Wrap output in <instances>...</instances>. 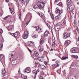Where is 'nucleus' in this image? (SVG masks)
Segmentation results:
<instances>
[{
	"instance_id": "7",
	"label": "nucleus",
	"mask_w": 79,
	"mask_h": 79,
	"mask_svg": "<svg viewBox=\"0 0 79 79\" xmlns=\"http://www.w3.org/2000/svg\"><path fill=\"white\" fill-rule=\"evenodd\" d=\"M23 73H29L31 72V69L30 68H27L23 70Z\"/></svg>"
},
{
	"instance_id": "2",
	"label": "nucleus",
	"mask_w": 79,
	"mask_h": 79,
	"mask_svg": "<svg viewBox=\"0 0 79 79\" xmlns=\"http://www.w3.org/2000/svg\"><path fill=\"white\" fill-rule=\"evenodd\" d=\"M56 13H58L59 15L55 17L56 19H60V18L61 17V13H63V10H60L59 9V8L57 7L56 9Z\"/></svg>"
},
{
	"instance_id": "28",
	"label": "nucleus",
	"mask_w": 79,
	"mask_h": 79,
	"mask_svg": "<svg viewBox=\"0 0 79 79\" xmlns=\"http://www.w3.org/2000/svg\"><path fill=\"white\" fill-rule=\"evenodd\" d=\"M77 65H78V64L76 63H75L74 64H73V66H74V67H76V66H77Z\"/></svg>"
},
{
	"instance_id": "52",
	"label": "nucleus",
	"mask_w": 79,
	"mask_h": 79,
	"mask_svg": "<svg viewBox=\"0 0 79 79\" xmlns=\"http://www.w3.org/2000/svg\"><path fill=\"white\" fill-rule=\"evenodd\" d=\"M41 74L42 75H44V72H42L41 73Z\"/></svg>"
},
{
	"instance_id": "59",
	"label": "nucleus",
	"mask_w": 79,
	"mask_h": 79,
	"mask_svg": "<svg viewBox=\"0 0 79 79\" xmlns=\"http://www.w3.org/2000/svg\"><path fill=\"white\" fill-rule=\"evenodd\" d=\"M18 72H19V73H21V71H19Z\"/></svg>"
},
{
	"instance_id": "51",
	"label": "nucleus",
	"mask_w": 79,
	"mask_h": 79,
	"mask_svg": "<svg viewBox=\"0 0 79 79\" xmlns=\"http://www.w3.org/2000/svg\"><path fill=\"white\" fill-rule=\"evenodd\" d=\"M28 50H29V52H30L31 53V52H32V51L29 48H28Z\"/></svg>"
},
{
	"instance_id": "43",
	"label": "nucleus",
	"mask_w": 79,
	"mask_h": 79,
	"mask_svg": "<svg viewBox=\"0 0 79 79\" xmlns=\"http://www.w3.org/2000/svg\"><path fill=\"white\" fill-rule=\"evenodd\" d=\"M73 10H74V9H73V8H70V10L72 12H73Z\"/></svg>"
},
{
	"instance_id": "23",
	"label": "nucleus",
	"mask_w": 79,
	"mask_h": 79,
	"mask_svg": "<svg viewBox=\"0 0 79 79\" xmlns=\"http://www.w3.org/2000/svg\"><path fill=\"white\" fill-rule=\"evenodd\" d=\"M24 35H29V32L27 31H25L24 33Z\"/></svg>"
},
{
	"instance_id": "56",
	"label": "nucleus",
	"mask_w": 79,
	"mask_h": 79,
	"mask_svg": "<svg viewBox=\"0 0 79 79\" xmlns=\"http://www.w3.org/2000/svg\"><path fill=\"white\" fill-rule=\"evenodd\" d=\"M21 14L20 13V14H19V18H21Z\"/></svg>"
},
{
	"instance_id": "58",
	"label": "nucleus",
	"mask_w": 79,
	"mask_h": 79,
	"mask_svg": "<svg viewBox=\"0 0 79 79\" xmlns=\"http://www.w3.org/2000/svg\"><path fill=\"white\" fill-rule=\"evenodd\" d=\"M75 22H76V21H74V24H76V23H75Z\"/></svg>"
},
{
	"instance_id": "12",
	"label": "nucleus",
	"mask_w": 79,
	"mask_h": 79,
	"mask_svg": "<svg viewBox=\"0 0 79 79\" xmlns=\"http://www.w3.org/2000/svg\"><path fill=\"white\" fill-rule=\"evenodd\" d=\"M12 64L13 65H16L17 64V61L16 60L14 59L12 62Z\"/></svg>"
},
{
	"instance_id": "54",
	"label": "nucleus",
	"mask_w": 79,
	"mask_h": 79,
	"mask_svg": "<svg viewBox=\"0 0 79 79\" xmlns=\"http://www.w3.org/2000/svg\"><path fill=\"white\" fill-rule=\"evenodd\" d=\"M6 2L8 3V2H9V0H6Z\"/></svg>"
},
{
	"instance_id": "29",
	"label": "nucleus",
	"mask_w": 79,
	"mask_h": 79,
	"mask_svg": "<svg viewBox=\"0 0 79 79\" xmlns=\"http://www.w3.org/2000/svg\"><path fill=\"white\" fill-rule=\"evenodd\" d=\"M58 66H59V64H56L54 65V67H56V68L58 67Z\"/></svg>"
},
{
	"instance_id": "18",
	"label": "nucleus",
	"mask_w": 79,
	"mask_h": 79,
	"mask_svg": "<svg viewBox=\"0 0 79 79\" xmlns=\"http://www.w3.org/2000/svg\"><path fill=\"white\" fill-rule=\"evenodd\" d=\"M0 57L2 59V60H3L5 59V56H3V55L1 54L0 56Z\"/></svg>"
},
{
	"instance_id": "8",
	"label": "nucleus",
	"mask_w": 79,
	"mask_h": 79,
	"mask_svg": "<svg viewBox=\"0 0 79 79\" xmlns=\"http://www.w3.org/2000/svg\"><path fill=\"white\" fill-rule=\"evenodd\" d=\"M39 50L40 52H42L44 50V48L42 46H39Z\"/></svg>"
},
{
	"instance_id": "4",
	"label": "nucleus",
	"mask_w": 79,
	"mask_h": 79,
	"mask_svg": "<svg viewBox=\"0 0 79 79\" xmlns=\"http://www.w3.org/2000/svg\"><path fill=\"white\" fill-rule=\"evenodd\" d=\"M71 0H67V11H69L70 10V7H71Z\"/></svg>"
},
{
	"instance_id": "16",
	"label": "nucleus",
	"mask_w": 79,
	"mask_h": 79,
	"mask_svg": "<svg viewBox=\"0 0 79 79\" xmlns=\"http://www.w3.org/2000/svg\"><path fill=\"white\" fill-rule=\"evenodd\" d=\"M11 35L13 36H14V37H17V36H18V33H13L12 34H11Z\"/></svg>"
},
{
	"instance_id": "61",
	"label": "nucleus",
	"mask_w": 79,
	"mask_h": 79,
	"mask_svg": "<svg viewBox=\"0 0 79 79\" xmlns=\"http://www.w3.org/2000/svg\"><path fill=\"white\" fill-rule=\"evenodd\" d=\"M69 79H73V78H69Z\"/></svg>"
},
{
	"instance_id": "55",
	"label": "nucleus",
	"mask_w": 79,
	"mask_h": 79,
	"mask_svg": "<svg viewBox=\"0 0 79 79\" xmlns=\"http://www.w3.org/2000/svg\"><path fill=\"white\" fill-rule=\"evenodd\" d=\"M44 63L45 64V65H47V62H46V61L44 62Z\"/></svg>"
},
{
	"instance_id": "1",
	"label": "nucleus",
	"mask_w": 79,
	"mask_h": 79,
	"mask_svg": "<svg viewBox=\"0 0 79 79\" xmlns=\"http://www.w3.org/2000/svg\"><path fill=\"white\" fill-rule=\"evenodd\" d=\"M45 4L42 1H40L37 2L36 5H35L34 7V9L39 8L40 10H42L43 7H44Z\"/></svg>"
},
{
	"instance_id": "40",
	"label": "nucleus",
	"mask_w": 79,
	"mask_h": 79,
	"mask_svg": "<svg viewBox=\"0 0 79 79\" xmlns=\"http://www.w3.org/2000/svg\"><path fill=\"white\" fill-rule=\"evenodd\" d=\"M44 55H46V54H47V51H45L44 52Z\"/></svg>"
},
{
	"instance_id": "38",
	"label": "nucleus",
	"mask_w": 79,
	"mask_h": 79,
	"mask_svg": "<svg viewBox=\"0 0 79 79\" xmlns=\"http://www.w3.org/2000/svg\"><path fill=\"white\" fill-rule=\"evenodd\" d=\"M32 73H33V74H35L36 73V70H33L32 71Z\"/></svg>"
},
{
	"instance_id": "45",
	"label": "nucleus",
	"mask_w": 79,
	"mask_h": 79,
	"mask_svg": "<svg viewBox=\"0 0 79 79\" xmlns=\"http://www.w3.org/2000/svg\"><path fill=\"white\" fill-rule=\"evenodd\" d=\"M39 15L40 16L42 17L44 16V15L43 14H40V13H39Z\"/></svg>"
},
{
	"instance_id": "37",
	"label": "nucleus",
	"mask_w": 79,
	"mask_h": 79,
	"mask_svg": "<svg viewBox=\"0 0 79 79\" xmlns=\"http://www.w3.org/2000/svg\"><path fill=\"white\" fill-rule=\"evenodd\" d=\"M3 48V44H0V50H2Z\"/></svg>"
},
{
	"instance_id": "50",
	"label": "nucleus",
	"mask_w": 79,
	"mask_h": 79,
	"mask_svg": "<svg viewBox=\"0 0 79 79\" xmlns=\"http://www.w3.org/2000/svg\"><path fill=\"white\" fill-rule=\"evenodd\" d=\"M76 27V30H77V31H78L79 30L78 29V27Z\"/></svg>"
},
{
	"instance_id": "49",
	"label": "nucleus",
	"mask_w": 79,
	"mask_h": 79,
	"mask_svg": "<svg viewBox=\"0 0 79 79\" xmlns=\"http://www.w3.org/2000/svg\"><path fill=\"white\" fill-rule=\"evenodd\" d=\"M59 0H56L54 2V3H56Z\"/></svg>"
},
{
	"instance_id": "36",
	"label": "nucleus",
	"mask_w": 79,
	"mask_h": 79,
	"mask_svg": "<svg viewBox=\"0 0 79 79\" xmlns=\"http://www.w3.org/2000/svg\"><path fill=\"white\" fill-rule=\"evenodd\" d=\"M21 77H22L24 78V79H26L27 77V76H25V77H23V75H21Z\"/></svg>"
},
{
	"instance_id": "64",
	"label": "nucleus",
	"mask_w": 79,
	"mask_h": 79,
	"mask_svg": "<svg viewBox=\"0 0 79 79\" xmlns=\"http://www.w3.org/2000/svg\"><path fill=\"white\" fill-rule=\"evenodd\" d=\"M53 32L52 31V33Z\"/></svg>"
},
{
	"instance_id": "32",
	"label": "nucleus",
	"mask_w": 79,
	"mask_h": 79,
	"mask_svg": "<svg viewBox=\"0 0 79 79\" xmlns=\"http://www.w3.org/2000/svg\"><path fill=\"white\" fill-rule=\"evenodd\" d=\"M2 33H3V30L2 29H0V35L2 34Z\"/></svg>"
},
{
	"instance_id": "24",
	"label": "nucleus",
	"mask_w": 79,
	"mask_h": 79,
	"mask_svg": "<svg viewBox=\"0 0 79 79\" xmlns=\"http://www.w3.org/2000/svg\"><path fill=\"white\" fill-rule=\"evenodd\" d=\"M28 37V35H26L24 34L23 36V37L24 39H27V38Z\"/></svg>"
},
{
	"instance_id": "17",
	"label": "nucleus",
	"mask_w": 79,
	"mask_h": 79,
	"mask_svg": "<svg viewBox=\"0 0 79 79\" xmlns=\"http://www.w3.org/2000/svg\"><path fill=\"white\" fill-rule=\"evenodd\" d=\"M10 11H11V13L12 15L14 14L15 13V10H14V9H10Z\"/></svg>"
},
{
	"instance_id": "20",
	"label": "nucleus",
	"mask_w": 79,
	"mask_h": 79,
	"mask_svg": "<svg viewBox=\"0 0 79 79\" xmlns=\"http://www.w3.org/2000/svg\"><path fill=\"white\" fill-rule=\"evenodd\" d=\"M35 32H34L31 35V36L33 39H35Z\"/></svg>"
},
{
	"instance_id": "31",
	"label": "nucleus",
	"mask_w": 79,
	"mask_h": 79,
	"mask_svg": "<svg viewBox=\"0 0 79 79\" xmlns=\"http://www.w3.org/2000/svg\"><path fill=\"white\" fill-rule=\"evenodd\" d=\"M15 52H12V53H11V56H13L14 55H15Z\"/></svg>"
},
{
	"instance_id": "60",
	"label": "nucleus",
	"mask_w": 79,
	"mask_h": 79,
	"mask_svg": "<svg viewBox=\"0 0 79 79\" xmlns=\"http://www.w3.org/2000/svg\"><path fill=\"white\" fill-rule=\"evenodd\" d=\"M19 71H20L21 69H19Z\"/></svg>"
},
{
	"instance_id": "3",
	"label": "nucleus",
	"mask_w": 79,
	"mask_h": 79,
	"mask_svg": "<svg viewBox=\"0 0 79 79\" xmlns=\"http://www.w3.org/2000/svg\"><path fill=\"white\" fill-rule=\"evenodd\" d=\"M48 34H49V32H48V31H46L44 33V35H42L41 37L42 38H41L40 41V45H42V44L44 43V40H43L42 39V38H45L46 36H47V35H48Z\"/></svg>"
},
{
	"instance_id": "21",
	"label": "nucleus",
	"mask_w": 79,
	"mask_h": 79,
	"mask_svg": "<svg viewBox=\"0 0 79 79\" xmlns=\"http://www.w3.org/2000/svg\"><path fill=\"white\" fill-rule=\"evenodd\" d=\"M40 71H39V69H38L37 70H36V72L35 73V78L36 77V75H37V73H39Z\"/></svg>"
},
{
	"instance_id": "62",
	"label": "nucleus",
	"mask_w": 79,
	"mask_h": 79,
	"mask_svg": "<svg viewBox=\"0 0 79 79\" xmlns=\"http://www.w3.org/2000/svg\"><path fill=\"white\" fill-rule=\"evenodd\" d=\"M52 60V61H55V60Z\"/></svg>"
},
{
	"instance_id": "25",
	"label": "nucleus",
	"mask_w": 79,
	"mask_h": 79,
	"mask_svg": "<svg viewBox=\"0 0 79 79\" xmlns=\"http://www.w3.org/2000/svg\"><path fill=\"white\" fill-rule=\"evenodd\" d=\"M72 56L74 58H76V59L78 58V56H77V55L75 56V55H73Z\"/></svg>"
},
{
	"instance_id": "5",
	"label": "nucleus",
	"mask_w": 79,
	"mask_h": 79,
	"mask_svg": "<svg viewBox=\"0 0 79 79\" xmlns=\"http://www.w3.org/2000/svg\"><path fill=\"white\" fill-rule=\"evenodd\" d=\"M70 44H71V41L69 40H67L65 41L64 43V46H65V47H68Z\"/></svg>"
},
{
	"instance_id": "9",
	"label": "nucleus",
	"mask_w": 79,
	"mask_h": 79,
	"mask_svg": "<svg viewBox=\"0 0 79 79\" xmlns=\"http://www.w3.org/2000/svg\"><path fill=\"white\" fill-rule=\"evenodd\" d=\"M7 29L9 31H11L13 29V27L11 26H9L7 27Z\"/></svg>"
},
{
	"instance_id": "34",
	"label": "nucleus",
	"mask_w": 79,
	"mask_h": 79,
	"mask_svg": "<svg viewBox=\"0 0 79 79\" xmlns=\"http://www.w3.org/2000/svg\"><path fill=\"white\" fill-rule=\"evenodd\" d=\"M27 15L28 16H32V14L30 13H29L27 14Z\"/></svg>"
},
{
	"instance_id": "11",
	"label": "nucleus",
	"mask_w": 79,
	"mask_h": 79,
	"mask_svg": "<svg viewBox=\"0 0 79 79\" xmlns=\"http://www.w3.org/2000/svg\"><path fill=\"white\" fill-rule=\"evenodd\" d=\"M34 27V28H35L36 31H38V30H39L41 32H42V29H41V28H40L39 29V27H38V26H35V27Z\"/></svg>"
},
{
	"instance_id": "33",
	"label": "nucleus",
	"mask_w": 79,
	"mask_h": 79,
	"mask_svg": "<svg viewBox=\"0 0 79 79\" xmlns=\"http://www.w3.org/2000/svg\"><path fill=\"white\" fill-rule=\"evenodd\" d=\"M35 55H36V56H38V55H39V53H38L37 52H35Z\"/></svg>"
},
{
	"instance_id": "35",
	"label": "nucleus",
	"mask_w": 79,
	"mask_h": 79,
	"mask_svg": "<svg viewBox=\"0 0 79 79\" xmlns=\"http://www.w3.org/2000/svg\"><path fill=\"white\" fill-rule=\"evenodd\" d=\"M39 65V63H35V67H37V65Z\"/></svg>"
},
{
	"instance_id": "48",
	"label": "nucleus",
	"mask_w": 79,
	"mask_h": 79,
	"mask_svg": "<svg viewBox=\"0 0 79 79\" xmlns=\"http://www.w3.org/2000/svg\"><path fill=\"white\" fill-rule=\"evenodd\" d=\"M31 42H28V44L29 45V46H30V45L31 44Z\"/></svg>"
},
{
	"instance_id": "42",
	"label": "nucleus",
	"mask_w": 79,
	"mask_h": 79,
	"mask_svg": "<svg viewBox=\"0 0 79 79\" xmlns=\"http://www.w3.org/2000/svg\"><path fill=\"white\" fill-rule=\"evenodd\" d=\"M57 73H58L59 74H60V70H58L57 71Z\"/></svg>"
},
{
	"instance_id": "15",
	"label": "nucleus",
	"mask_w": 79,
	"mask_h": 79,
	"mask_svg": "<svg viewBox=\"0 0 79 79\" xmlns=\"http://www.w3.org/2000/svg\"><path fill=\"white\" fill-rule=\"evenodd\" d=\"M6 71H5V69H2V76H4L5 75V73Z\"/></svg>"
},
{
	"instance_id": "47",
	"label": "nucleus",
	"mask_w": 79,
	"mask_h": 79,
	"mask_svg": "<svg viewBox=\"0 0 79 79\" xmlns=\"http://www.w3.org/2000/svg\"><path fill=\"white\" fill-rule=\"evenodd\" d=\"M39 79H44V77L41 76L39 77Z\"/></svg>"
},
{
	"instance_id": "53",
	"label": "nucleus",
	"mask_w": 79,
	"mask_h": 79,
	"mask_svg": "<svg viewBox=\"0 0 79 79\" xmlns=\"http://www.w3.org/2000/svg\"><path fill=\"white\" fill-rule=\"evenodd\" d=\"M2 39H0V44H2Z\"/></svg>"
},
{
	"instance_id": "10",
	"label": "nucleus",
	"mask_w": 79,
	"mask_h": 79,
	"mask_svg": "<svg viewBox=\"0 0 79 79\" xmlns=\"http://www.w3.org/2000/svg\"><path fill=\"white\" fill-rule=\"evenodd\" d=\"M21 2L23 3V4H26V3H27H27H29V1L28 0L27 1V0H20Z\"/></svg>"
},
{
	"instance_id": "27",
	"label": "nucleus",
	"mask_w": 79,
	"mask_h": 79,
	"mask_svg": "<svg viewBox=\"0 0 79 79\" xmlns=\"http://www.w3.org/2000/svg\"><path fill=\"white\" fill-rule=\"evenodd\" d=\"M59 26H57L56 27V31H59V29H60V28L58 27Z\"/></svg>"
},
{
	"instance_id": "39",
	"label": "nucleus",
	"mask_w": 79,
	"mask_h": 79,
	"mask_svg": "<svg viewBox=\"0 0 79 79\" xmlns=\"http://www.w3.org/2000/svg\"><path fill=\"white\" fill-rule=\"evenodd\" d=\"M59 6H62V3H61V2H60L59 4Z\"/></svg>"
},
{
	"instance_id": "13",
	"label": "nucleus",
	"mask_w": 79,
	"mask_h": 79,
	"mask_svg": "<svg viewBox=\"0 0 79 79\" xmlns=\"http://www.w3.org/2000/svg\"><path fill=\"white\" fill-rule=\"evenodd\" d=\"M71 52L72 53H76V49L73 48L71 49Z\"/></svg>"
},
{
	"instance_id": "26",
	"label": "nucleus",
	"mask_w": 79,
	"mask_h": 79,
	"mask_svg": "<svg viewBox=\"0 0 79 79\" xmlns=\"http://www.w3.org/2000/svg\"><path fill=\"white\" fill-rule=\"evenodd\" d=\"M55 45H56V44H55V41H53V43H52L53 47H55Z\"/></svg>"
},
{
	"instance_id": "22",
	"label": "nucleus",
	"mask_w": 79,
	"mask_h": 79,
	"mask_svg": "<svg viewBox=\"0 0 79 79\" xmlns=\"http://www.w3.org/2000/svg\"><path fill=\"white\" fill-rule=\"evenodd\" d=\"M34 45V42L32 41H31V43L30 45V47H33Z\"/></svg>"
},
{
	"instance_id": "14",
	"label": "nucleus",
	"mask_w": 79,
	"mask_h": 79,
	"mask_svg": "<svg viewBox=\"0 0 79 79\" xmlns=\"http://www.w3.org/2000/svg\"><path fill=\"white\" fill-rule=\"evenodd\" d=\"M60 24L61 25H62L63 26H64V25H66V21L65 20L61 21L60 23Z\"/></svg>"
},
{
	"instance_id": "46",
	"label": "nucleus",
	"mask_w": 79,
	"mask_h": 79,
	"mask_svg": "<svg viewBox=\"0 0 79 79\" xmlns=\"http://www.w3.org/2000/svg\"><path fill=\"white\" fill-rule=\"evenodd\" d=\"M9 17H8V16H7L5 18H4V19H8V18H9Z\"/></svg>"
},
{
	"instance_id": "57",
	"label": "nucleus",
	"mask_w": 79,
	"mask_h": 79,
	"mask_svg": "<svg viewBox=\"0 0 79 79\" xmlns=\"http://www.w3.org/2000/svg\"><path fill=\"white\" fill-rule=\"evenodd\" d=\"M53 49H51L50 50V51H51V52H53Z\"/></svg>"
},
{
	"instance_id": "30",
	"label": "nucleus",
	"mask_w": 79,
	"mask_h": 79,
	"mask_svg": "<svg viewBox=\"0 0 79 79\" xmlns=\"http://www.w3.org/2000/svg\"><path fill=\"white\" fill-rule=\"evenodd\" d=\"M16 4L18 6H19V2H18V1H16Z\"/></svg>"
},
{
	"instance_id": "19",
	"label": "nucleus",
	"mask_w": 79,
	"mask_h": 79,
	"mask_svg": "<svg viewBox=\"0 0 79 79\" xmlns=\"http://www.w3.org/2000/svg\"><path fill=\"white\" fill-rule=\"evenodd\" d=\"M68 59V57L63 56L61 58V60H66V59Z\"/></svg>"
},
{
	"instance_id": "6",
	"label": "nucleus",
	"mask_w": 79,
	"mask_h": 79,
	"mask_svg": "<svg viewBox=\"0 0 79 79\" xmlns=\"http://www.w3.org/2000/svg\"><path fill=\"white\" fill-rule=\"evenodd\" d=\"M69 37V35L68 33L67 32L64 33L63 35V38L64 39H67V38H68Z\"/></svg>"
},
{
	"instance_id": "41",
	"label": "nucleus",
	"mask_w": 79,
	"mask_h": 79,
	"mask_svg": "<svg viewBox=\"0 0 79 79\" xmlns=\"http://www.w3.org/2000/svg\"><path fill=\"white\" fill-rule=\"evenodd\" d=\"M51 17H52V19H54V17H53V14H51Z\"/></svg>"
},
{
	"instance_id": "44",
	"label": "nucleus",
	"mask_w": 79,
	"mask_h": 79,
	"mask_svg": "<svg viewBox=\"0 0 79 79\" xmlns=\"http://www.w3.org/2000/svg\"><path fill=\"white\" fill-rule=\"evenodd\" d=\"M30 22V20L28 21L26 23V24L27 25H28V24Z\"/></svg>"
},
{
	"instance_id": "63",
	"label": "nucleus",
	"mask_w": 79,
	"mask_h": 79,
	"mask_svg": "<svg viewBox=\"0 0 79 79\" xmlns=\"http://www.w3.org/2000/svg\"><path fill=\"white\" fill-rule=\"evenodd\" d=\"M9 8L11 10V8Z\"/></svg>"
}]
</instances>
